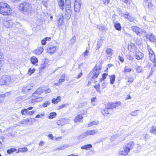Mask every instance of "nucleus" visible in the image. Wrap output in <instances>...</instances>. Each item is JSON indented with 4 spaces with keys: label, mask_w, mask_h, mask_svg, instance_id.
Returning <instances> with one entry per match:
<instances>
[{
    "label": "nucleus",
    "mask_w": 156,
    "mask_h": 156,
    "mask_svg": "<svg viewBox=\"0 0 156 156\" xmlns=\"http://www.w3.org/2000/svg\"><path fill=\"white\" fill-rule=\"evenodd\" d=\"M44 92V90L39 88L32 94L33 98L30 100V102L31 103L34 102H38L42 100V98L39 96V95Z\"/></svg>",
    "instance_id": "1"
},
{
    "label": "nucleus",
    "mask_w": 156,
    "mask_h": 156,
    "mask_svg": "<svg viewBox=\"0 0 156 156\" xmlns=\"http://www.w3.org/2000/svg\"><path fill=\"white\" fill-rule=\"evenodd\" d=\"M10 6L4 2H0V13L3 15H8L10 14Z\"/></svg>",
    "instance_id": "2"
},
{
    "label": "nucleus",
    "mask_w": 156,
    "mask_h": 156,
    "mask_svg": "<svg viewBox=\"0 0 156 156\" xmlns=\"http://www.w3.org/2000/svg\"><path fill=\"white\" fill-rule=\"evenodd\" d=\"M19 9L24 14H27L31 10V6L29 3L23 2L20 5Z\"/></svg>",
    "instance_id": "3"
},
{
    "label": "nucleus",
    "mask_w": 156,
    "mask_h": 156,
    "mask_svg": "<svg viewBox=\"0 0 156 156\" xmlns=\"http://www.w3.org/2000/svg\"><path fill=\"white\" fill-rule=\"evenodd\" d=\"M101 70L100 68L94 67L90 73L92 76V78L94 79L97 78L101 73Z\"/></svg>",
    "instance_id": "4"
},
{
    "label": "nucleus",
    "mask_w": 156,
    "mask_h": 156,
    "mask_svg": "<svg viewBox=\"0 0 156 156\" xmlns=\"http://www.w3.org/2000/svg\"><path fill=\"white\" fill-rule=\"evenodd\" d=\"M11 82V78L9 76L6 75L3 76L0 78V84L1 85L8 84L10 83Z\"/></svg>",
    "instance_id": "5"
},
{
    "label": "nucleus",
    "mask_w": 156,
    "mask_h": 156,
    "mask_svg": "<svg viewBox=\"0 0 156 156\" xmlns=\"http://www.w3.org/2000/svg\"><path fill=\"white\" fill-rule=\"evenodd\" d=\"M65 10V17L67 19L69 20L72 14L71 6L69 5H67V6H66Z\"/></svg>",
    "instance_id": "6"
},
{
    "label": "nucleus",
    "mask_w": 156,
    "mask_h": 156,
    "mask_svg": "<svg viewBox=\"0 0 156 156\" xmlns=\"http://www.w3.org/2000/svg\"><path fill=\"white\" fill-rule=\"evenodd\" d=\"M98 131L96 130H92L87 131L86 133L83 134L81 135L78 137V139H79L81 137L84 138L86 137L88 135H94L97 133Z\"/></svg>",
    "instance_id": "7"
},
{
    "label": "nucleus",
    "mask_w": 156,
    "mask_h": 156,
    "mask_svg": "<svg viewBox=\"0 0 156 156\" xmlns=\"http://www.w3.org/2000/svg\"><path fill=\"white\" fill-rule=\"evenodd\" d=\"M81 5V0H75L74 6V9L75 12H78L80 11Z\"/></svg>",
    "instance_id": "8"
},
{
    "label": "nucleus",
    "mask_w": 156,
    "mask_h": 156,
    "mask_svg": "<svg viewBox=\"0 0 156 156\" xmlns=\"http://www.w3.org/2000/svg\"><path fill=\"white\" fill-rule=\"evenodd\" d=\"M70 121L69 119L64 118H61L57 122V124L59 126H62L65 124L69 123Z\"/></svg>",
    "instance_id": "9"
},
{
    "label": "nucleus",
    "mask_w": 156,
    "mask_h": 156,
    "mask_svg": "<svg viewBox=\"0 0 156 156\" xmlns=\"http://www.w3.org/2000/svg\"><path fill=\"white\" fill-rule=\"evenodd\" d=\"M121 104V103L120 102H117L115 103H109L106 106V108L108 109L110 108L112 109L118 107Z\"/></svg>",
    "instance_id": "10"
},
{
    "label": "nucleus",
    "mask_w": 156,
    "mask_h": 156,
    "mask_svg": "<svg viewBox=\"0 0 156 156\" xmlns=\"http://www.w3.org/2000/svg\"><path fill=\"white\" fill-rule=\"evenodd\" d=\"M33 87V85L29 84L27 86H24L22 89V92L23 94H26L29 92V91L32 89Z\"/></svg>",
    "instance_id": "11"
},
{
    "label": "nucleus",
    "mask_w": 156,
    "mask_h": 156,
    "mask_svg": "<svg viewBox=\"0 0 156 156\" xmlns=\"http://www.w3.org/2000/svg\"><path fill=\"white\" fill-rule=\"evenodd\" d=\"M3 24L6 27H11L13 24L12 21L11 20H7L4 19L3 20Z\"/></svg>",
    "instance_id": "12"
},
{
    "label": "nucleus",
    "mask_w": 156,
    "mask_h": 156,
    "mask_svg": "<svg viewBox=\"0 0 156 156\" xmlns=\"http://www.w3.org/2000/svg\"><path fill=\"white\" fill-rule=\"evenodd\" d=\"M131 30L135 32L137 35L141 36L140 31L141 29L136 26H133L131 27Z\"/></svg>",
    "instance_id": "13"
},
{
    "label": "nucleus",
    "mask_w": 156,
    "mask_h": 156,
    "mask_svg": "<svg viewBox=\"0 0 156 156\" xmlns=\"http://www.w3.org/2000/svg\"><path fill=\"white\" fill-rule=\"evenodd\" d=\"M129 152V149L126 147H125L122 148H121L119 151V154H120L124 155L127 154Z\"/></svg>",
    "instance_id": "14"
},
{
    "label": "nucleus",
    "mask_w": 156,
    "mask_h": 156,
    "mask_svg": "<svg viewBox=\"0 0 156 156\" xmlns=\"http://www.w3.org/2000/svg\"><path fill=\"white\" fill-rule=\"evenodd\" d=\"M128 48L129 51L133 52L136 49V45L132 43H131L128 45Z\"/></svg>",
    "instance_id": "15"
},
{
    "label": "nucleus",
    "mask_w": 156,
    "mask_h": 156,
    "mask_svg": "<svg viewBox=\"0 0 156 156\" xmlns=\"http://www.w3.org/2000/svg\"><path fill=\"white\" fill-rule=\"evenodd\" d=\"M136 58L137 60H141L144 57V54L141 52H136L134 55Z\"/></svg>",
    "instance_id": "16"
},
{
    "label": "nucleus",
    "mask_w": 156,
    "mask_h": 156,
    "mask_svg": "<svg viewBox=\"0 0 156 156\" xmlns=\"http://www.w3.org/2000/svg\"><path fill=\"white\" fill-rule=\"evenodd\" d=\"M146 37L147 38H148L151 42H154L156 41V37L152 34H147Z\"/></svg>",
    "instance_id": "17"
},
{
    "label": "nucleus",
    "mask_w": 156,
    "mask_h": 156,
    "mask_svg": "<svg viewBox=\"0 0 156 156\" xmlns=\"http://www.w3.org/2000/svg\"><path fill=\"white\" fill-rule=\"evenodd\" d=\"M106 53L107 57L108 58H110L113 54V50L111 48H108L106 50Z\"/></svg>",
    "instance_id": "18"
},
{
    "label": "nucleus",
    "mask_w": 156,
    "mask_h": 156,
    "mask_svg": "<svg viewBox=\"0 0 156 156\" xmlns=\"http://www.w3.org/2000/svg\"><path fill=\"white\" fill-rule=\"evenodd\" d=\"M59 8L63 10L65 9L64 2L63 0H57Z\"/></svg>",
    "instance_id": "19"
},
{
    "label": "nucleus",
    "mask_w": 156,
    "mask_h": 156,
    "mask_svg": "<svg viewBox=\"0 0 156 156\" xmlns=\"http://www.w3.org/2000/svg\"><path fill=\"white\" fill-rule=\"evenodd\" d=\"M43 47H40L38 48L37 49L34 50L33 52L37 55H39L41 54L43 51Z\"/></svg>",
    "instance_id": "20"
},
{
    "label": "nucleus",
    "mask_w": 156,
    "mask_h": 156,
    "mask_svg": "<svg viewBox=\"0 0 156 156\" xmlns=\"http://www.w3.org/2000/svg\"><path fill=\"white\" fill-rule=\"evenodd\" d=\"M56 50V47L53 45H50L48 48L47 51L48 53H53Z\"/></svg>",
    "instance_id": "21"
},
{
    "label": "nucleus",
    "mask_w": 156,
    "mask_h": 156,
    "mask_svg": "<svg viewBox=\"0 0 156 156\" xmlns=\"http://www.w3.org/2000/svg\"><path fill=\"white\" fill-rule=\"evenodd\" d=\"M123 16L124 17L130 22H133L135 20V18L129 15V13L128 12L124 14Z\"/></svg>",
    "instance_id": "22"
},
{
    "label": "nucleus",
    "mask_w": 156,
    "mask_h": 156,
    "mask_svg": "<svg viewBox=\"0 0 156 156\" xmlns=\"http://www.w3.org/2000/svg\"><path fill=\"white\" fill-rule=\"evenodd\" d=\"M134 144V142L133 141H131L129 142L126 147L129 149V151L130 150H132L133 149Z\"/></svg>",
    "instance_id": "23"
},
{
    "label": "nucleus",
    "mask_w": 156,
    "mask_h": 156,
    "mask_svg": "<svg viewBox=\"0 0 156 156\" xmlns=\"http://www.w3.org/2000/svg\"><path fill=\"white\" fill-rule=\"evenodd\" d=\"M114 24V27L117 30H120L121 29V26L119 23H115L113 21Z\"/></svg>",
    "instance_id": "24"
},
{
    "label": "nucleus",
    "mask_w": 156,
    "mask_h": 156,
    "mask_svg": "<svg viewBox=\"0 0 156 156\" xmlns=\"http://www.w3.org/2000/svg\"><path fill=\"white\" fill-rule=\"evenodd\" d=\"M31 63L34 65H36V63H37L38 62V60L37 58L35 56L32 57L31 58Z\"/></svg>",
    "instance_id": "25"
},
{
    "label": "nucleus",
    "mask_w": 156,
    "mask_h": 156,
    "mask_svg": "<svg viewBox=\"0 0 156 156\" xmlns=\"http://www.w3.org/2000/svg\"><path fill=\"white\" fill-rule=\"evenodd\" d=\"M92 145L90 144H88L81 147V148L82 149H85L86 150H88L89 149L92 147Z\"/></svg>",
    "instance_id": "26"
},
{
    "label": "nucleus",
    "mask_w": 156,
    "mask_h": 156,
    "mask_svg": "<svg viewBox=\"0 0 156 156\" xmlns=\"http://www.w3.org/2000/svg\"><path fill=\"white\" fill-rule=\"evenodd\" d=\"M51 38L50 37H46L44 38L41 41V44L42 45H45L46 44L47 41H50L51 40Z\"/></svg>",
    "instance_id": "27"
},
{
    "label": "nucleus",
    "mask_w": 156,
    "mask_h": 156,
    "mask_svg": "<svg viewBox=\"0 0 156 156\" xmlns=\"http://www.w3.org/2000/svg\"><path fill=\"white\" fill-rule=\"evenodd\" d=\"M61 98L60 96H58L56 98H54L52 100V103L56 104L60 101Z\"/></svg>",
    "instance_id": "28"
},
{
    "label": "nucleus",
    "mask_w": 156,
    "mask_h": 156,
    "mask_svg": "<svg viewBox=\"0 0 156 156\" xmlns=\"http://www.w3.org/2000/svg\"><path fill=\"white\" fill-rule=\"evenodd\" d=\"M83 118L82 115H78L75 118L74 121L75 122H80L82 119Z\"/></svg>",
    "instance_id": "29"
},
{
    "label": "nucleus",
    "mask_w": 156,
    "mask_h": 156,
    "mask_svg": "<svg viewBox=\"0 0 156 156\" xmlns=\"http://www.w3.org/2000/svg\"><path fill=\"white\" fill-rule=\"evenodd\" d=\"M56 115L57 114L56 112H51L49 114V116H48V118L50 119H52L55 117Z\"/></svg>",
    "instance_id": "30"
},
{
    "label": "nucleus",
    "mask_w": 156,
    "mask_h": 156,
    "mask_svg": "<svg viewBox=\"0 0 156 156\" xmlns=\"http://www.w3.org/2000/svg\"><path fill=\"white\" fill-rule=\"evenodd\" d=\"M99 124V121H93L89 123L88 124V126L90 127Z\"/></svg>",
    "instance_id": "31"
},
{
    "label": "nucleus",
    "mask_w": 156,
    "mask_h": 156,
    "mask_svg": "<svg viewBox=\"0 0 156 156\" xmlns=\"http://www.w3.org/2000/svg\"><path fill=\"white\" fill-rule=\"evenodd\" d=\"M150 132L155 134L156 133V127L153 126L151 127L150 130Z\"/></svg>",
    "instance_id": "32"
},
{
    "label": "nucleus",
    "mask_w": 156,
    "mask_h": 156,
    "mask_svg": "<svg viewBox=\"0 0 156 156\" xmlns=\"http://www.w3.org/2000/svg\"><path fill=\"white\" fill-rule=\"evenodd\" d=\"M17 149L14 148H11L9 149H8L7 151V153L8 154H11L13 152L16 151Z\"/></svg>",
    "instance_id": "33"
},
{
    "label": "nucleus",
    "mask_w": 156,
    "mask_h": 156,
    "mask_svg": "<svg viewBox=\"0 0 156 156\" xmlns=\"http://www.w3.org/2000/svg\"><path fill=\"white\" fill-rule=\"evenodd\" d=\"M88 49H89V48L87 47L86 51L82 54V55L83 56L85 57L88 55V53L89 52V51L88 50Z\"/></svg>",
    "instance_id": "34"
},
{
    "label": "nucleus",
    "mask_w": 156,
    "mask_h": 156,
    "mask_svg": "<svg viewBox=\"0 0 156 156\" xmlns=\"http://www.w3.org/2000/svg\"><path fill=\"white\" fill-rule=\"evenodd\" d=\"M48 64L44 62L43 64H41V66L40 67V69L42 70L45 68L46 67H48Z\"/></svg>",
    "instance_id": "35"
},
{
    "label": "nucleus",
    "mask_w": 156,
    "mask_h": 156,
    "mask_svg": "<svg viewBox=\"0 0 156 156\" xmlns=\"http://www.w3.org/2000/svg\"><path fill=\"white\" fill-rule=\"evenodd\" d=\"M65 75L64 74H62L61 78H60L58 81L59 83L63 82L65 81Z\"/></svg>",
    "instance_id": "36"
},
{
    "label": "nucleus",
    "mask_w": 156,
    "mask_h": 156,
    "mask_svg": "<svg viewBox=\"0 0 156 156\" xmlns=\"http://www.w3.org/2000/svg\"><path fill=\"white\" fill-rule=\"evenodd\" d=\"M148 2V9L150 10L153 9L154 8V6L152 3H151V2Z\"/></svg>",
    "instance_id": "37"
},
{
    "label": "nucleus",
    "mask_w": 156,
    "mask_h": 156,
    "mask_svg": "<svg viewBox=\"0 0 156 156\" xmlns=\"http://www.w3.org/2000/svg\"><path fill=\"white\" fill-rule=\"evenodd\" d=\"M97 28L99 29V30L103 31L105 30V27L102 25H98L97 26Z\"/></svg>",
    "instance_id": "38"
},
{
    "label": "nucleus",
    "mask_w": 156,
    "mask_h": 156,
    "mask_svg": "<svg viewBox=\"0 0 156 156\" xmlns=\"http://www.w3.org/2000/svg\"><path fill=\"white\" fill-rule=\"evenodd\" d=\"M110 83L111 84H113L115 80V76L113 75L110 76Z\"/></svg>",
    "instance_id": "39"
},
{
    "label": "nucleus",
    "mask_w": 156,
    "mask_h": 156,
    "mask_svg": "<svg viewBox=\"0 0 156 156\" xmlns=\"http://www.w3.org/2000/svg\"><path fill=\"white\" fill-rule=\"evenodd\" d=\"M136 71L139 73H140L143 70L142 67L138 66H136L135 68Z\"/></svg>",
    "instance_id": "40"
},
{
    "label": "nucleus",
    "mask_w": 156,
    "mask_h": 156,
    "mask_svg": "<svg viewBox=\"0 0 156 156\" xmlns=\"http://www.w3.org/2000/svg\"><path fill=\"white\" fill-rule=\"evenodd\" d=\"M118 137V136L117 134L112 136L110 138L111 141L112 142L114 141Z\"/></svg>",
    "instance_id": "41"
},
{
    "label": "nucleus",
    "mask_w": 156,
    "mask_h": 156,
    "mask_svg": "<svg viewBox=\"0 0 156 156\" xmlns=\"http://www.w3.org/2000/svg\"><path fill=\"white\" fill-rule=\"evenodd\" d=\"M94 87L95 88L96 90L98 92L101 93V90L100 89V85L99 84L94 86Z\"/></svg>",
    "instance_id": "42"
},
{
    "label": "nucleus",
    "mask_w": 156,
    "mask_h": 156,
    "mask_svg": "<svg viewBox=\"0 0 156 156\" xmlns=\"http://www.w3.org/2000/svg\"><path fill=\"white\" fill-rule=\"evenodd\" d=\"M5 96L4 94H0V103L3 101Z\"/></svg>",
    "instance_id": "43"
},
{
    "label": "nucleus",
    "mask_w": 156,
    "mask_h": 156,
    "mask_svg": "<svg viewBox=\"0 0 156 156\" xmlns=\"http://www.w3.org/2000/svg\"><path fill=\"white\" fill-rule=\"evenodd\" d=\"M68 147V146L67 144H64L62 145L60 147V148H58L57 149L58 150H63L65 149L66 148Z\"/></svg>",
    "instance_id": "44"
},
{
    "label": "nucleus",
    "mask_w": 156,
    "mask_h": 156,
    "mask_svg": "<svg viewBox=\"0 0 156 156\" xmlns=\"http://www.w3.org/2000/svg\"><path fill=\"white\" fill-rule=\"evenodd\" d=\"M57 23L58 26H61L63 23V19L59 18Z\"/></svg>",
    "instance_id": "45"
},
{
    "label": "nucleus",
    "mask_w": 156,
    "mask_h": 156,
    "mask_svg": "<svg viewBox=\"0 0 156 156\" xmlns=\"http://www.w3.org/2000/svg\"><path fill=\"white\" fill-rule=\"evenodd\" d=\"M108 75V74L106 73H104L102 74V78L100 79V81L101 82H102V81L104 80L106 78L107 76Z\"/></svg>",
    "instance_id": "46"
},
{
    "label": "nucleus",
    "mask_w": 156,
    "mask_h": 156,
    "mask_svg": "<svg viewBox=\"0 0 156 156\" xmlns=\"http://www.w3.org/2000/svg\"><path fill=\"white\" fill-rule=\"evenodd\" d=\"M35 71V70L34 69H32L31 68H30L28 71V73L30 75H31L32 73H34Z\"/></svg>",
    "instance_id": "47"
},
{
    "label": "nucleus",
    "mask_w": 156,
    "mask_h": 156,
    "mask_svg": "<svg viewBox=\"0 0 156 156\" xmlns=\"http://www.w3.org/2000/svg\"><path fill=\"white\" fill-rule=\"evenodd\" d=\"M139 111L138 110H135L134 111L131 112V115L133 116H136L138 114L137 112Z\"/></svg>",
    "instance_id": "48"
},
{
    "label": "nucleus",
    "mask_w": 156,
    "mask_h": 156,
    "mask_svg": "<svg viewBox=\"0 0 156 156\" xmlns=\"http://www.w3.org/2000/svg\"><path fill=\"white\" fill-rule=\"evenodd\" d=\"M126 57L127 59L129 60H133L134 59L133 57L130 55H126Z\"/></svg>",
    "instance_id": "49"
},
{
    "label": "nucleus",
    "mask_w": 156,
    "mask_h": 156,
    "mask_svg": "<svg viewBox=\"0 0 156 156\" xmlns=\"http://www.w3.org/2000/svg\"><path fill=\"white\" fill-rule=\"evenodd\" d=\"M140 34H141V36L142 34H144L145 36L146 37L147 34H148L146 33V31L144 29H141V30L140 31Z\"/></svg>",
    "instance_id": "50"
},
{
    "label": "nucleus",
    "mask_w": 156,
    "mask_h": 156,
    "mask_svg": "<svg viewBox=\"0 0 156 156\" xmlns=\"http://www.w3.org/2000/svg\"><path fill=\"white\" fill-rule=\"evenodd\" d=\"M131 69H131L127 68V66H126L125 67L124 70V71L123 72L124 73H125L126 72H128V73L130 72L131 71Z\"/></svg>",
    "instance_id": "51"
},
{
    "label": "nucleus",
    "mask_w": 156,
    "mask_h": 156,
    "mask_svg": "<svg viewBox=\"0 0 156 156\" xmlns=\"http://www.w3.org/2000/svg\"><path fill=\"white\" fill-rule=\"evenodd\" d=\"M49 0H43V5L47 8L48 7L47 3Z\"/></svg>",
    "instance_id": "52"
},
{
    "label": "nucleus",
    "mask_w": 156,
    "mask_h": 156,
    "mask_svg": "<svg viewBox=\"0 0 156 156\" xmlns=\"http://www.w3.org/2000/svg\"><path fill=\"white\" fill-rule=\"evenodd\" d=\"M28 119V122H34L35 121V119L34 118H27Z\"/></svg>",
    "instance_id": "53"
},
{
    "label": "nucleus",
    "mask_w": 156,
    "mask_h": 156,
    "mask_svg": "<svg viewBox=\"0 0 156 156\" xmlns=\"http://www.w3.org/2000/svg\"><path fill=\"white\" fill-rule=\"evenodd\" d=\"M76 41V37L74 36L70 40L71 43V44H73Z\"/></svg>",
    "instance_id": "54"
},
{
    "label": "nucleus",
    "mask_w": 156,
    "mask_h": 156,
    "mask_svg": "<svg viewBox=\"0 0 156 156\" xmlns=\"http://www.w3.org/2000/svg\"><path fill=\"white\" fill-rule=\"evenodd\" d=\"M102 113L104 115H108L109 114L108 111L106 110H104L102 112Z\"/></svg>",
    "instance_id": "55"
},
{
    "label": "nucleus",
    "mask_w": 156,
    "mask_h": 156,
    "mask_svg": "<svg viewBox=\"0 0 156 156\" xmlns=\"http://www.w3.org/2000/svg\"><path fill=\"white\" fill-rule=\"evenodd\" d=\"M27 110L26 109H23L21 111V113L22 115H25L27 113Z\"/></svg>",
    "instance_id": "56"
},
{
    "label": "nucleus",
    "mask_w": 156,
    "mask_h": 156,
    "mask_svg": "<svg viewBox=\"0 0 156 156\" xmlns=\"http://www.w3.org/2000/svg\"><path fill=\"white\" fill-rule=\"evenodd\" d=\"M20 123L21 124H25L27 123H28V119L27 118L25 119H24L22 121H20Z\"/></svg>",
    "instance_id": "57"
},
{
    "label": "nucleus",
    "mask_w": 156,
    "mask_h": 156,
    "mask_svg": "<svg viewBox=\"0 0 156 156\" xmlns=\"http://www.w3.org/2000/svg\"><path fill=\"white\" fill-rule=\"evenodd\" d=\"M35 111H29V110H27V114L28 115H31L33 114L34 113Z\"/></svg>",
    "instance_id": "58"
},
{
    "label": "nucleus",
    "mask_w": 156,
    "mask_h": 156,
    "mask_svg": "<svg viewBox=\"0 0 156 156\" xmlns=\"http://www.w3.org/2000/svg\"><path fill=\"white\" fill-rule=\"evenodd\" d=\"M50 102L47 101L43 104V106L44 107H47L48 105L50 104Z\"/></svg>",
    "instance_id": "59"
},
{
    "label": "nucleus",
    "mask_w": 156,
    "mask_h": 156,
    "mask_svg": "<svg viewBox=\"0 0 156 156\" xmlns=\"http://www.w3.org/2000/svg\"><path fill=\"white\" fill-rule=\"evenodd\" d=\"M155 64L154 65V66L156 67V57H155L153 59H152L151 60Z\"/></svg>",
    "instance_id": "60"
},
{
    "label": "nucleus",
    "mask_w": 156,
    "mask_h": 156,
    "mask_svg": "<svg viewBox=\"0 0 156 156\" xmlns=\"http://www.w3.org/2000/svg\"><path fill=\"white\" fill-rule=\"evenodd\" d=\"M136 44L139 45L141 43L142 40L141 39H136Z\"/></svg>",
    "instance_id": "61"
},
{
    "label": "nucleus",
    "mask_w": 156,
    "mask_h": 156,
    "mask_svg": "<svg viewBox=\"0 0 156 156\" xmlns=\"http://www.w3.org/2000/svg\"><path fill=\"white\" fill-rule=\"evenodd\" d=\"M70 4L71 2L70 0H66V6H67V5H70Z\"/></svg>",
    "instance_id": "62"
},
{
    "label": "nucleus",
    "mask_w": 156,
    "mask_h": 156,
    "mask_svg": "<svg viewBox=\"0 0 156 156\" xmlns=\"http://www.w3.org/2000/svg\"><path fill=\"white\" fill-rule=\"evenodd\" d=\"M149 56L151 60L152 59H153L155 57L154 54H149Z\"/></svg>",
    "instance_id": "63"
},
{
    "label": "nucleus",
    "mask_w": 156,
    "mask_h": 156,
    "mask_svg": "<svg viewBox=\"0 0 156 156\" xmlns=\"http://www.w3.org/2000/svg\"><path fill=\"white\" fill-rule=\"evenodd\" d=\"M63 15L62 13H60L58 15V17L59 19H63Z\"/></svg>",
    "instance_id": "64"
}]
</instances>
